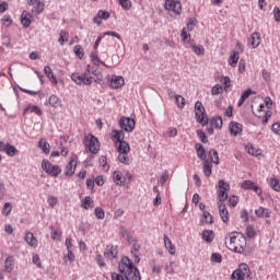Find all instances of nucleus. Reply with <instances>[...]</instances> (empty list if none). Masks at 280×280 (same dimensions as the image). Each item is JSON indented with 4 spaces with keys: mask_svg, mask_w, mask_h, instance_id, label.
I'll return each mask as SVG.
<instances>
[{
    "mask_svg": "<svg viewBox=\"0 0 280 280\" xmlns=\"http://www.w3.org/2000/svg\"><path fill=\"white\" fill-rule=\"evenodd\" d=\"M120 273L112 272V280H141V273L128 256H124L118 264ZM125 278V279H124Z\"/></svg>",
    "mask_w": 280,
    "mask_h": 280,
    "instance_id": "1",
    "label": "nucleus"
},
{
    "mask_svg": "<svg viewBox=\"0 0 280 280\" xmlns=\"http://www.w3.org/2000/svg\"><path fill=\"white\" fill-rule=\"evenodd\" d=\"M96 78V79H95ZM95 79V80H94ZM71 80L79 85H84V86H91L94 82H97L100 79V71H97V68H92L90 65L86 66V69L82 74L80 73H72L71 74Z\"/></svg>",
    "mask_w": 280,
    "mask_h": 280,
    "instance_id": "2",
    "label": "nucleus"
},
{
    "mask_svg": "<svg viewBox=\"0 0 280 280\" xmlns=\"http://www.w3.org/2000/svg\"><path fill=\"white\" fill-rule=\"evenodd\" d=\"M225 245L232 253H238L242 255L246 248V236L240 232H232L230 237H225Z\"/></svg>",
    "mask_w": 280,
    "mask_h": 280,
    "instance_id": "3",
    "label": "nucleus"
},
{
    "mask_svg": "<svg viewBox=\"0 0 280 280\" xmlns=\"http://www.w3.org/2000/svg\"><path fill=\"white\" fill-rule=\"evenodd\" d=\"M195 117L197 119V124L201 126H207L209 124V117H207V110L205 109V105L202 102L197 101L195 103Z\"/></svg>",
    "mask_w": 280,
    "mask_h": 280,
    "instance_id": "4",
    "label": "nucleus"
},
{
    "mask_svg": "<svg viewBox=\"0 0 280 280\" xmlns=\"http://www.w3.org/2000/svg\"><path fill=\"white\" fill-rule=\"evenodd\" d=\"M84 145L91 154H98L100 152V140L93 133H89L84 137Z\"/></svg>",
    "mask_w": 280,
    "mask_h": 280,
    "instance_id": "5",
    "label": "nucleus"
},
{
    "mask_svg": "<svg viewBox=\"0 0 280 280\" xmlns=\"http://www.w3.org/2000/svg\"><path fill=\"white\" fill-rule=\"evenodd\" d=\"M42 168L46 174H49V176H52L54 178H58L62 170L58 165L51 164L49 160H43L42 161Z\"/></svg>",
    "mask_w": 280,
    "mask_h": 280,
    "instance_id": "6",
    "label": "nucleus"
},
{
    "mask_svg": "<svg viewBox=\"0 0 280 280\" xmlns=\"http://www.w3.org/2000/svg\"><path fill=\"white\" fill-rule=\"evenodd\" d=\"M218 185H219V192H218L219 202L224 203V200L229 199L228 191L231 189V185L224 182V179H220L218 182Z\"/></svg>",
    "mask_w": 280,
    "mask_h": 280,
    "instance_id": "7",
    "label": "nucleus"
},
{
    "mask_svg": "<svg viewBox=\"0 0 280 280\" xmlns=\"http://www.w3.org/2000/svg\"><path fill=\"white\" fill-rule=\"evenodd\" d=\"M119 126L125 132H132L135 130V126H137V121L135 118L122 116L119 119Z\"/></svg>",
    "mask_w": 280,
    "mask_h": 280,
    "instance_id": "8",
    "label": "nucleus"
},
{
    "mask_svg": "<svg viewBox=\"0 0 280 280\" xmlns=\"http://www.w3.org/2000/svg\"><path fill=\"white\" fill-rule=\"evenodd\" d=\"M28 5L33 7L31 12L34 16H38L45 11V3L40 2V0H28Z\"/></svg>",
    "mask_w": 280,
    "mask_h": 280,
    "instance_id": "9",
    "label": "nucleus"
},
{
    "mask_svg": "<svg viewBox=\"0 0 280 280\" xmlns=\"http://www.w3.org/2000/svg\"><path fill=\"white\" fill-rule=\"evenodd\" d=\"M75 167H78V155H72L70 162L66 166L65 175L72 176L75 174Z\"/></svg>",
    "mask_w": 280,
    "mask_h": 280,
    "instance_id": "10",
    "label": "nucleus"
},
{
    "mask_svg": "<svg viewBox=\"0 0 280 280\" xmlns=\"http://www.w3.org/2000/svg\"><path fill=\"white\" fill-rule=\"evenodd\" d=\"M126 84V80L121 75H115L113 74L109 80V86L110 89H121Z\"/></svg>",
    "mask_w": 280,
    "mask_h": 280,
    "instance_id": "11",
    "label": "nucleus"
},
{
    "mask_svg": "<svg viewBox=\"0 0 280 280\" xmlns=\"http://www.w3.org/2000/svg\"><path fill=\"white\" fill-rule=\"evenodd\" d=\"M218 207H219V215L222 220V222H224V224H228L229 222V210L226 209V205H224V202H218Z\"/></svg>",
    "mask_w": 280,
    "mask_h": 280,
    "instance_id": "12",
    "label": "nucleus"
},
{
    "mask_svg": "<svg viewBox=\"0 0 280 280\" xmlns=\"http://www.w3.org/2000/svg\"><path fill=\"white\" fill-rule=\"evenodd\" d=\"M118 250H117V246H110L108 245L106 248H105V252H104V257H106V259H117V255H118Z\"/></svg>",
    "mask_w": 280,
    "mask_h": 280,
    "instance_id": "13",
    "label": "nucleus"
},
{
    "mask_svg": "<svg viewBox=\"0 0 280 280\" xmlns=\"http://www.w3.org/2000/svg\"><path fill=\"white\" fill-rule=\"evenodd\" d=\"M229 130L231 135L237 137V135H242L243 126L240 122L231 121L229 126Z\"/></svg>",
    "mask_w": 280,
    "mask_h": 280,
    "instance_id": "14",
    "label": "nucleus"
},
{
    "mask_svg": "<svg viewBox=\"0 0 280 280\" xmlns=\"http://www.w3.org/2000/svg\"><path fill=\"white\" fill-rule=\"evenodd\" d=\"M261 43V35L259 33H253L248 39V44L253 47V49H256V47H259Z\"/></svg>",
    "mask_w": 280,
    "mask_h": 280,
    "instance_id": "15",
    "label": "nucleus"
},
{
    "mask_svg": "<svg viewBox=\"0 0 280 280\" xmlns=\"http://www.w3.org/2000/svg\"><path fill=\"white\" fill-rule=\"evenodd\" d=\"M24 240L28 246L32 248H36L38 246V240H36V236H34V233L27 232L24 236Z\"/></svg>",
    "mask_w": 280,
    "mask_h": 280,
    "instance_id": "16",
    "label": "nucleus"
},
{
    "mask_svg": "<svg viewBox=\"0 0 280 280\" xmlns=\"http://www.w3.org/2000/svg\"><path fill=\"white\" fill-rule=\"evenodd\" d=\"M238 272L243 276L246 277V279H253V273L250 272V267H248L245 262H242L238 268Z\"/></svg>",
    "mask_w": 280,
    "mask_h": 280,
    "instance_id": "17",
    "label": "nucleus"
},
{
    "mask_svg": "<svg viewBox=\"0 0 280 280\" xmlns=\"http://www.w3.org/2000/svg\"><path fill=\"white\" fill-rule=\"evenodd\" d=\"M195 150L200 161H207V150H205V147L201 143H196Z\"/></svg>",
    "mask_w": 280,
    "mask_h": 280,
    "instance_id": "18",
    "label": "nucleus"
},
{
    "mask_svg": "<svg viewBox=\"0 0 280 280\" xmlns=\"http://www.w3.org/2000/svg\"><path fill=\"white\" fill-rule=\"evenodd\" d=\"M113 180L116 185H119V187H124V185H126V179H124V173H121L120 171L114 172Z\"/></svg>",
    "mask_w": 280,
    "mask_h": 280,
    "instance_id": "19",
    "label": "nucleus"
},
{
    "mask_svg": "<svg viewBox=\"0 0 280 280\" xmlns=\"http://www.w3.org/2000/svg\"><path fill=\"white\" fill-rule=\"evenodd\" d=\"M12 270H14V256L7 255L4 261V271H7L10 275Z\"/></svg>",
    "mask_w": 280,
    "mask_h": 280,
    "instance_id": "20",
    "label": "nucleus"
},
{
    "mask_svg": "<svg viewBox=\"0 0 280 280\" xmlns=\"http://www.w3.org/2000/svg\"><path fill=\"white\" fill-rule=\"evenodd\" d=\"M32 14L28 13L27 11H23V13L21 14V23L23 25V27L27 28L30 27V25H32Z\"/></svg>",
    "mask_w": 280,
    "mask_h": 280,
    "instance_id": "21",
    "label": "nucleus"
},
{
    "mask_svg": "<svg viewBox=\"0 0 280 280\" xmlns=\"http://www.w3.org/2000/svg\"><path fill=\"white\" fill-rule=\"evenodd\" d=\"M164 246L168 250L170 255H176V247H174V244H172V240H170L167 234H164Z\"/></svg>",
    "mask_w": 280,
    "mask_h": 280,
    "instance_id": "22",
    "label": "nucleus"
},
{
    "mask_svg": "<svg viewBox=\"0 0 280 280\" xmlns=\"http://www.w3.org/2000/svg\"><path fill=\"white\" fill-rule=\"evenodd\" d=\"M38 148L43 150L44 154H49V152H51V145L49 142H47V140H45V138L39 140Z\"/></svg>",
    "mask_w": 280,
    "mask_h": 280,
    "instance_id": "23",
    "label": "nucleus"
},
{
    "mask_svg": "<svg viewBox=\"0 0 280 280\" xmlns=\"http://www.w3.org/2000/svg\"><path fill=\"white\" fill-rule=\"evenodd\" d=\"M208 155L211 163H214V165H220V154L218 153V150L211 149Z\"/></svg>",
    "mask_w": 280,
    "mask_h": 280,
    "instance_id": "24",
    "label": "nucleus"
},
{
    "mask_svg": "<svg viewBox=\"0 0 280 280\" xmlns=\"http://www.w3.org/2000/svg\"><path fill=\"white\" fill-rule=\"evenodd\" d=\"M203 174L205 176H207V178H209V176H211V172L213 168V162L209 161V160H203Z\"/></svg>",
    "mask_w": 280,
    "mask_h": 280,
    "instance_id": "25",
    "label": "nucleus"
},
{
    "mask_svg": "<svg viewBox=\"0 0 280 280\" xmlns=\"http://www.w3.org/2000/svg\"><path fill=\"white\" fill-rule=\"evenodd\" d=\"M213 231L211 230H203L201 233V240H203V242H207V244H211L213 242Z\"/></svg>",
    "mask_w": 280,
    "mask_h": 280,
    "instance_id": "26",
    "label": "nucleus"
},
{
    "mask_svg": "<svg viewBox=\"0 0 280 280\" xmlns=\"http://www.w3.org/2000/svg\"><path fill=\"white\" fill-rule=\"evenodd\" d=\"M255 213L257 218H270L272 212L268 208L259 207L257 210H255Z\"/></svg>",
    "mask_w": 280,
    "mask_h": 280,
    "instance_id": "27",
    "label": "nucleus"
},
{
    "mask_svg": "<svg viewBox=\"0 0 280 280\" xmlns=\"http://www.w3.org/2000/svg\"><path fill=\"white\" fill-rule=\"evenodd\" d=\"M112 139L113 141H115V143H121V141H124V131L122 130H117L114 129L112 131Z\"/></svg>",
    "mask_w": 280,
    "mask_h": 280,
    "instance_id": "28",
    "label": "nucleus"
},
{
    "mask_svg": "<svg viewBox=\"0 0 280 280\" xmlns=\"http://www.w3.org/2000/svg\"><path fill=\"white\" fill-rule=\"evenodd\" d=\"M245 150L252 156H261V150L256 149L252 143L246 144Z\"/></svg>",
    "mask_w": 280,
    "mask_h": 280,
    "instance_id": "29",
    "label": "nucleus"
},
{
    "mask_svg": "<svg viewBox=\"0 0 280 280\" xmlns=\"http://www.w3.org/2000/svg\"><path fill=\"white\" fill-rule=\"evenodd\" d=\"M119 145L117 148L119 154H128L130 152V144L126 141L118 142Z\"/></svg>",
    "mask_w": 280,
    "mask_h": 280,
    "instance_id": "30",
    "label": "nucleus"
},
{
    "mask_svg": "<svg viewBox=\"0 0 280 280\" xmlns=\"http://www.w3.org/2000/svg\"><path fill=\"white\" fill-rule=\"evenodd\" d=\"M48 104L52 106V108H60V106H62V102L55 94L50 95L48 100Z\"/></svg>",
    "mask_w": 280,
    "mask_h": 280,
    "instance_id": "31",
    "label": "nucleus"
},
{
    "mask_svg": "<svg viewBox=\"0 0 280 280\" xmlns=\"http://www.w3.org/2000/svg\"><path fill=\"white\" fill-rule=\"evenodd\" d=\"M253 93H255V92H253V90H250V89L245 90L242 93L241 98L238 100L237 106L238 107L243 106L244 102H246L250 97V95H253Z\"/></svg>",
    "mask_w": 280,
    "mask_h": 280,
    "instance_id": "32",
    "label": "nucleus"
},
{
    "mask_svg": "<svg viewBox=\"0 0 280 280\" xmlns=\"http://www.w3.org/2000/svg\"><path fill=\"white\" fill-rule=\"evenodd\" d=\"M44 73H45V75H47V78L49 80H52V84H58V79H56V75L54 74V71L51 70V67L45 66Z\"/></svg>",
    "mask_w": 280,
    "mask_h": 280,
    "instance_id": "33",
    "label": "nucleus"
},
{
    "mask_svg": "<svg viewBox=\"0 0 280 280\" xmlns=\"http://www.w3.org/2000/svg\"><path fill=\"white\" fill-rule=\"evenodd\" d=\"M201 224H213V215L209 211H203L200 220Z\"/></svg>",
    "mask_w": 280,
    "mask_h": 280,
    "instance_id": "34",
    "label": "nucleus"
},
{
    "mask_svg": "<svg viewBox=\"0 0 280 280\" xmlns=\"http://www.w3.org/2000/svg\"><path fill=\"white\" fill-rule=\"evenodd\" d=\"M210 125L217 128L218 130H221L223 126V120L220 116H215L210 119Z\"/></svg>",
    "mask_w": 280,
    "mask_h": 280,
    "instance_id": "35",
    "label": "nucleus"
},
{
    "mask_svg": "<svg viewBox=\"0 0 280 280\" xmlns=\"http://www.w3.org/2000/svg\"><path fill=\"white\" fill-rule=\"evenodd\" d=\"M93 205V198L91 196H86L82 201H81V207L89 211Z\"/></svg>",
    "mask_w": 280,
    "mask_h": 280,
    "instance_id": "36",
    "label": "nucleus"
},
{
    "mask_svg": "<svg viewBox=\"0 0 280 280\" xmlns=\"http://www.w3.org/2000/svg\"><path fill=\"white\" fill-rule=\"evenodd\" d=\"M5 154L9 156H16V154L19 153V149H16V147L8 143L7 144V149H5Z\"/></svg>",
    "mask_w": 280,
    "mask_h": 280,
    "instance_id": "37",
    "label": "nucleus"
},
{
    "mask_svg": "<svg viewBox=\"0 0 280 280\" xmlns=\"http://www.w3.org/2000/svg\"><path fill=\"white\" fill-rule=\"evenodd\" d=\"M27 113H35V115H38V116L43 115V110L40 109V107H38L36 105L26 107L24 109V115L27 114Z\"/></svg>",
    "mask_w": 280,
    "mask_h": 280,
    "instance_id": "38",
    "label": "nucleus"
},
{
    "mask_svg": "<svg viewBox=\"0 0 280 280\" xmlns=\"http://www.w3.org/2000/svg\"><path fill=\"white\" fill-rule=\"evenodd\" d=\"M238 61H240V52L234 51L233 55L230 56L229 65L231 67H236Z\"/></svg>",
    "mask_w": 280,
    "mask_h": 280,
    "instance_id": "39",
    "label": "nucleus"
},
{
    "mask_svg": "<svg viewBox=\"0 0 280 280\" xmlns=\"http://www.w3.org/2000/svg\"><path fill=\"white\" fill-rule=\"evenodd\" d=\"M59 45H65V43H69V33L66 31H61L58 39Z\"/></svg>",
    "mask_w": 280,
    "mask_h": 280,
    "instance_id": "40",
    "label": "nucleus"
},
{
    "mask_svg": "<svg viewBox=\"0 0 280 280\" xmlns=\"http://www.w3.org/2000/svg\"><path fill=\"white\" fill-rule=\"evenodd\" d=\"M191 49L196 54V56H203L205 54V47L201 45L191 44Z\"/></svg>",
    "mask_w": 280,
    "mask_h": 280,
    "instance_id": "41",
    "label": "nucleus"
},
{
    "mask_svg": "<svg viewBox=\"0 0 280 280\" xmlns=\"http://www.w3.org/2000/svg\"><path fill=\"white\" fill-rule=\"evenodd\" d=\"M269 185L273 191H280V182L279 179L272 177L269 182Z\"/></svg>",
    "mask_w": 280,
    "mask_h": 280,
    "instance_id": "42",
    "label": "nucleus"
},
{
    "mask_svg": "<svg viewBox=\"0 0 280 280\" xmlns=\"http://www.w3.org/2000/svg\"><path fill=\"white\" fill-rule=\"evenodd\" d=\"M254 184L255 183L253 180L245 179L242 182L241 187H242V189H245V190H252L254 187Z\"/></svg>",
    "mask_w": 280,
    "mask_h": 280,
    "instance_id": "43",
    "label": "nucleus"
},
{
    "mask_svg": "<svg viewBox=\"0 0 280 280\" xmlns=\"http://www.w3.org/2000/svg\"><path fill=\"white\" fill-rule=\"evenodd\" d=\"M197 137L200 139L201 143H209V138L202 129L197 130Z\"/></svg>",
    "mask_w": 280,
    "mask_h": 280,
    "instance_id": "44",
    "label": "nucleus"
},
{
    "mask_svg": "<svg viewBox=\"0 0 280 280\" xmlns=\"http://www.w3.org/2000/svg\"><path fill=\"white\" fill-rule=\"evenodd\" d=\"M177 3H178V0H166L165 1V10H168L170 12H172L173 9L176 8Z\"/></svg>",
    "mask_w": 280,
    "mask_h": 280,
    "instance_id": "45",
    "label": "nucleus"
},
{
    "mask_svg": "<svg viewBox=\"0 0 280 280\" xmlns=\"http://www.w3.org/2000/svg\"><path fill=\"white\" fill-rule=\"evenodd\" d=\"M94 213L98 220H104V218H106V213L104 212V209H102L101 207H96Z\"/></svg>",
    "mask_w": 280,
    "mask_h": 280,
    "instance_id": "46",
    "label": "nucleus"
},
{
    "mask_svg": "<svg viewBox=\"0 0 280 280\" xmlns=\"http://www.w3.org/2000/svg\"><path fill=\"white\" fill-rule=\"evenodd\" d=\"M211 261H212V264H222V254H220V253H212Z\"/></svg>",
    "mask_w": 280,
    "mask_h": 280,
    "instance_id": "47",
    "label": "nucleus"
},
{
    "mask_svg": "<svg viewBox=\"0 0 280 280\" xmlns=\"http://www.w3.org/2000/svg\"><path fill=\"white\" fill-rule=\"evenodd\" d=\"M73 51H74L75 56H78V58H80V60H82V58H84V49L80 45L74 46Z\"/></svg>",
    "mask_w": 280,
    "mask_h": 280,
    "instance_id": "48",
    "label": "nucleus"
},
{
    "mask_svg": "<svg viewBox=\"0 0 280 280\" xmlns=\"http://www.w3.org/2000/svg\"><path fill=\"white\" fill-rule=\"evenodd\" d=\"M127 153H119L118 161L124 163V165H130V159L126 155Z\"/></svg>",
    "mask_w": 280,
    "mask_h": 280,
    "instance_id": "49",
    "label": "nucleus"
},
{
    "mask_svg": "<svg viewBox=\"0 0 280 280\" xmlns=\"http://www.w3.org/2000/svg\"><path fill=\"white\" fill-rule=\"evenodd\" d=\"M175 102L178 108H185V97H183V95H175Z\"/></svg>",
    "mask_w": 280,
    "mask_h": 280,
    "instance_id": "50",
    "label": "nucleus"
},
{
    "mask_svg": "<svg viewBox=\"0 0 280 280\" xmlns=\"http://www.w3.org/2000/svg\"><path fill=\"white\" fill-rule=\"evenodd\" d=\"M96 15H98L102 21H108V19H110V13L104 10H100Z\"/></svg>",
    "mask_w": 280,
    "mask_h": 280,
    "instance_id": "51",
    "label": "nucleus"
},
{
    "mask_svg": "<svg viewBox=\"0 0 280 280\" xmlns=\"http://www.w3.org/2000/svg\"><path fill=\"white\" fill-rule=\"evenodd\" d=\"M12 212V203L5 202L2 209V215H10Z\"/></svg>",
    "mask_w": 280,
    "mask_h": 280,
    "instance_id": "52",
    "label": "nucleus"
},
{
    "mask_svg": "<svg viewBox=\"0 0 280 280\" xmlns=\"http://www.w3.org/2000/svg\"><path fill=\"white\" fill-rule=\"evenodd\" d=\"M245 235L247 237H249V240H253V237H255L256 233H255V229L253 228V225H248L246 228Z\"/></svg>",
    "mask_w": 280,
    "mask_h": 280,
    "instance_id": "53",
    "label": "nucleus"
},
{
    "mask_svg": "<svg viewBox=\"0 0 280 280\" xmlns=\"http://www.w3.org/2000/svg\"><path fill=\"white\" fill-rule=\"evenodd\" d=\"M122 10H130L132 8V2L130 0H118Z\"/></svg>",
    "mask_w": 280,
    "mask_h": 280,
    "instance_id": "54",
    "label": "nucleus"
},
{
    "mask_svg": "<svg viewBox=\"0 0 280 280\" xmlns=\"http://www.w3.org/2000/svg\"><path fill=\"white\" fill-rule=\"evenodd\" d=\"M231 279L233 280H244V276L240 272L238 269L232 272Z\"/></svg>",
    "mask_w": 280,
    "mask_h": 280,
    "instance_id": "55",
    "label": "nucleus"
},
{
    "mask_svg": "<svg viewBox=\"0 0 280 280\" xmlns=\"http://www.w3.org/2000/svg\"><path fill=\"white\" fill-rule=\"evenodd\" d=\"M1 23L4 27H10V25H12V18H10V15H4Z\"/></svg>",
    "mask_w": 280,
    "mask_h": 280,
    "instance_id": "56",
    "label": "nucleus"
},
{
    "mask_svg": "<svg viewBox=\"0 0 280 280\" xmlns=\"http://www.w3.org/2000/svg\"><path fill=\"white\" fill-rule=\"evenodd\" d=\"M221 82L226 91V89H231V78L229 77H222Z\"/></svg>",
    "mask_w": 280,
    "mask_h": 280,
    "instance_id": "57",
    "label": "nucleus"
},
{
    "mask_svg": "<svg viewBox=\"0 0 280 280\" xmlns=\"http://www.w3.org/2000/svg\"><path fill=\"white\" fill-rule=\"evenodd\" d=\"M182 38L184 43H189V40H191V35L187 33V28L182 30Z\"/></svg>",
    "mask_w": 280,
    "mask_h": 280,
    "instance_id": "58",
    "label": "nucleus"
},
{
    "mask_svg": "<svg viewBox=\"0 0 280 280\" xmlns=\"http://www.w3.org/2000/svg\"><path fill=\"white\" fill-rule=\"evenodd\" d=\"M212 95H220L222 93V85L215 84L211 90Z\"/></svg>",
    "mask_w": 280,
    "mask_h": 280,
    "instance_id": "59",
    "label": "nucleus"
},
{
    "mask_svg": "<svg viewBox=\"0 0 280 280\" xmlns=\"http://www.w3.org/2000/svg\"><path fill=\"white\" fill-rule=\"evenodd\" d=\"M174 266H176L174 261H171L170 265L165 266L168 275H175L176 271H174Z\"/></svg>",
    "mask_w": 280,
    "mask_h": 280,
    "instance_id": "60",
    "label": "nucleus"
},
{
    "mask_svg": "<svg viewBox=\"0 0 280 280\" xmlns=\"http://www.w3.org/2000/svg\"><path fill=\"white\" fill-rule=\"evenodd\" d=\"M237 196L232 195L229 197L230 207H237Z\"/></svg>",
    "mask_w": 280,
    "mask_h": 280,
    "instance_id": "61",
    "label": "nucleus"
},
{
    "mask_svg": "<svg viewBox=\"0 0 280 280\" xmlns=\"http://www.w3.org/2000/svg\"><path fill=\"white\" fill-rule=\"evenodd\" d=\"M271 130L275 135H278V137H280V122H275L271 127Z\"/></svg>",
    "mask_w": 280,
    "mask_h": 280,
    "instance_id": "62",
    "label": "nucleus"
},
{
    "mask_svg": "<svg viewBox=\"0 0 280 280\" xmlns=\"http://www.w3.org/2000/svg\"><path fill=\"white\" fill-rule=\"evenodd\" d=\"M172 12L175 14H180V12H183V5L180 4V1H177Z\"/></svg>",
    "mask_w": 280,
    "mask_h": 280,
    "instance_id": "63",
    "label": "nucleus"
},
{
    "mask_svg": "<svg viewBox=\"0 0 280 280\" xmlns=\"http://www.w3.org/2000/svg\"><path fill=\"white\" fill-rule=\"evenodd\" d=\"M48 205L52 208L56 207L58 205V198H56L55 196H50L48 198Z\"/></svg>",
    "mask_w": 280,
    "mask_h": 280,
    "instance_id": "64",
    "label": "nucleus"
}]
</instances>
